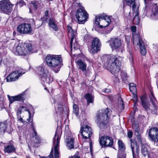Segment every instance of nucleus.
<instances>
[{"instance_id":"nucleus-1","label":"nucleus","mask_w":158,"mask_h":158,"mask_svg":"<svg viewBox=\"0 0 158 158\" xmlns=\"http://www.w3.org/2000/svg\"><path fill=\"white\" fill-rule=\"evenodd\" d=\"M112 112L108 108L98 111L95 117V122L100 129H103L106 127Z\"/></svg>"},{"instance_id":"nucleus-2","label":"nucleus","mask_w":158,"mask_h":158,"mask_svg":"<svg viewBox=\"0 0 158 158\" xmlns=\"http://www.w3.org/2000/svg\"><path fill=\"white\" fill-rule=\"evenodd\" d=\"M106 59L107 68L113 74L118 73L120 70L121 62L119 58L114 55H108L104 56Z\"/></svg>"},{"instance_id":"nucleus-3","label":"nucleus","mask_w":158,"mask_h":158,"mask_svg":"<svg viewBox=\"0 0 158 158\" xmlns=\"http://www.w3.org/2000/svg\"><path fill=\"white\" fill-rule=\"evenodd\" d=\"M46 62L47 65L56 73L60 70L62 59L59 55H48L46 57Z\"/></svg>"},{"instance_id":"nucleus-4","label":"nucleus","mask_w":158,"mask_h":158,"mask_svg":"<svg viewBox=\"0 0 158 158\" xmlns=\"http://www.w3.org/2000/svg\"><path fill=\"white\" fill-rule=\"evenodd\" d=\"M32 49L30 44L20 43L14 46L13 52L16 55L26 56L31 52Z\"/></svg>"},{"instance_id":"nucleus-5","label":"nucleus","mask_w":158,"mask_h":158,"mask_svg":"<svg viewBox=\"0 0 158 158\" xmlns=\"http://www.w3.org/2000/svg\"><path fill=\"white\" fill-rule=\"evenodd\" d=\"M76 4L80 6V7L77 10L76 13V16L77 19L78 23L79 24H84L88 18V14L84 8L81 6V3H77Z\"/></svg>"},{"instance_id":"nucleus-6","label":"nucleus","mask_w":158,"mask_h":158,"mask_svg":"<svg viewBox=\"0 0 158 158\" xmlns=\"http://www.w3.org/2000/svg\"><path fill=\"white\" fill-rule=\"evenodd\" d=\"M111 19L107 16L99 15L95 17L94 23L101 28L107 27L111 23Z\"/></svg>"},{"instance_id":"nucleus-7","label":"nucleus","mask_w":158,"mask_h":158,"mask_svg":"<svg viewBox=\"0 0 158 158\" xmlns=\"http://www.w3.org/2000/svg\"><path fill=\"white\" fill-rule=\"evenodd\" d=\"M13 5L8 1H0V12L9 15L12 11Z\"/></svg>"},{"instance_id":"nucleus-8","label":"nucleus","mask_w":158,"mask_h":158,"mask_svg":"<svg viewBox=\"0 0 158 158\" xmlns=\"http://www.w3.org/2000/svg\"><path fill=\"white\" fill-rule=\"evenodd\" d=\"M101 46L100 40L97 38H95L93 40L91 46L88 48V51L91 54L97 53L100 51Z\"/></svg>"},{"instance_id":"nucleus-9","label":"nucleus","mask_w":158,"mask_h":158,"mask_svg":"<svg viewBox=\"0 0 158 158\" xmlns=\"http://www.w3.org/2000/svg\"><path fill=\"white\" fill-rule=\"evenodd\" d=\"M133 42L134 44H136L140 46V52L142 55L145 56L146 53V50L144 45H143V42L139 35L133 34Z\"/></svg>"},{"instance_id":"nucleus-10","label":"nucleus","mask_w":158,"mask_h":158,"mask_svg":"<svg viewBox=\"0 0 158 158\" xmlns=\"http://www.w3.org/2000/svg\"><path fill=\"white\" fill-rule=\"evenodd\" d=\"M17 31L22 34H30L32 33V29L31 25L27 23H23L17 27Z\"/></svg>"},{"instance_id":"nucleus-11","label":"nucleus","mask_w":158,"mask_h":158,"mask_svg":"<svg viewBox=\"0 0 158 158\" xmlns=\"http://www.w3.org/2000/svg\"><path fill=\"white\" fill-rule=\"evenodd\" d=\"M25 73V72L22 69L15 71L7 77V81L8 82L15 81L18 80L20 76Z\"/></svg>"},{"instance_id":"nucleus-12","label":"nucleus","mask_w":158,"mask_h":158,"mask_svg":"<svg viewBox=\"0 0 158 158\" xmlns=\"http://www.w3.org/2000/svg\"><path fill=\"white\" fill-rule=\"evenodd\" d=\"M148 14L146 15L148 16L150 15L152 19H156V17L158 15V6L156 4L152 2L149 4ZM143 15L144 16H146Z\"/></svg>"},{"instance_id":"nucleus-13","label":"nucleus","mask_w":158,"mask_h":158,"mask_svg":"<svg viewBox=\"0 0 158 158\" xmlns=\"http://www.w3.org/2000/svg\"><path fill=\"white\" fill-rule=\"evenodd\" d=\"M81 131L83 138L85 139L89 138L92 134L91 127L87 125L83 126L81 128Z\"/></svg>"},{"instance_id":"nucleus-14","label":"nucleus","mask_w":158,"mask_h":158,"mask_svg":"<svg viewBox=\"0 0 158 158\" xmlns=\"http://www.w3.org/2000/svg\"><path fill=\"white\" fill-rule=\"evenodd\" d=\"M99 143L102 146H104L111 147L113 144V139L111 137L108 136H102L100 139Z\"/></svg>"},{"instance_id":"nucleus-15","label":"nucleus","mask_w":158,"mask_h":158,"mask_svg":"<svg viewBox=\"0 0 158 158\" xmlns=\"http://www.w3.org/2000/svg\"><path fill=\"white\" fill-rule=\"evenodd\" d=\"M60 140V138L57 135L56 132L53 139V144L54 146L55 151V158H60L59 151Z\"/></svg>"},{"instance_id":"nucleus-16","label":"nucleus","mask_w":158,"mask_h":158,"mask_svg":"<svg viewBox=\"0 0 158 158\" xmlns=\"http://www.w3.org/2000/svg\"><path fill=\"white\" fill-rule=\"evenodd\" d=\"M113 50H116L119 48L121 46L122 41L118 38H112L107 42Z\"/></svg>"},{"instance_id":"nucleus-17","label":"nucleus","mask_w":158,"mask_h":158,"mask_svg":"<svg viewBox=\"0 0 158 158\" xmlns=\"http://www.w3.org/2000/svg\"><path fill=\"white\" fill-rule=\"evenodd\" d=\"M148 136L155 142L158 141V128L156 127L151 128L148 132Z\"/></svg>"},{"instance_id":"nucleus-18","label":"nucleus","mask_w":158,"mask_h":158,"mask_svg":"<svg viewBox=\"0 0 158 158\" xmlns=\"http://www.w3.org/2000/svg\"><path fill=\"white\" fill-rule=\"evenodd\" d=\"M25 93L23 92L20 94L15 96H10L8 95V98L10 103H12L15 101H23L25 98Z\"/></svg>"},{"instance_id":"nucleus-19","label":"nucleus","mask_w":158,"mask_h":158,"mask_svg":"<svg viewBox=\"0 0 158 158\" xmlns=\"http://www.w3.org/2000/svg\"><path fill=\"white\" fill-rule=\"evenodd\" d=\"M76 63L78 69L83 71L84 74H85L86 76L88 75L89 72L86 70V64L81 60H77Z\"/></svg>"},{"instance_id":"nucleus-20","label":"nucleus","mask_w":158,"mask_h":158,"mask_svg":"<svg viewBox=\"0 0 158 158\" xmlns=\"http://www.w3.org/2000/svg\"><path fill=\"white\" fill-rule=\"evenodd\" d=\"M132 152L133 156L134 158L136 156H138L139 149L138 145L135 141H133L132 139L130 140Z\"/></svg>"},{"instance_id":"nucleus-21","label":"nucleus","mask_w":158,"mask_h":158,"mask_svg":"<svg viewBox=\"0 0 158 158\" xmlns=\"http://www.w3.org/2000/svg\"><path fill=\"white\" fill-rule=\"evenodd\" d=\"M36 71L40 76L41 79L43 77L47 76L48 71L43 66H39L36 68Z\"/></svg>"},{"instance_id":"nucleus-22","label":"nucleus","mask_w":158,"mask_h":158,"mask_svg":"<svg viewBox=\"0 0 158 158\" xmlns=\"http://www.w3.org/2000/svg\"><path fill=\"white\" fill-rule=\"evenodd\" d=\"M65 140L66 143V146L68 149H71L74 148V138L70 136H66Z\"/></svg>"},{"instance_id":"nucleus-23","label":"nucleus","mask_w":158,"mask_h":158,"mask_svg":"<svg viewBox=\"0 0 158 158\" xmlns=\"http://www.w3.org/2000/svg\"><path fill=\"white\" fill-rule=\"evenodd\" d=\"M132 10L133 13L135 15V17L133 20V22L134 24L137 25L139 23L140 20L139 17L138 16L139 6H137L135 8L133 7Z\"/></svg>"},{"instance_id":"nucleus-24","label":"nucleus","mask_w":158,"mask_h":158,"mask_svg":"<svg viewBox=\"0 0 158 158\" xmlns=\"http://www.w3.org/2000/svg\"><path fill=\"white\" fill-rule=\"evenodd\" d=\"M140 99L143 107L147 112H148V111L150 112V111H151L152 112V110L155 109L153 106L151 108L149 107V102L145 101L143 98H141Z\"/></svg>"},{"instance_id":"nucleus-25","label":"nucleus","mask_w":158,"mask_h":158,"mask_svg":"<svg viewBox=\"0 0 158 158\" xmlns=\"http://www.w3.org/2000/svg\"><path fill=\"white\" fill-rule=\"evenodd\" d=\"M118 154H126L125 152V147L123 142L120 140L118 141Z\"/></svg>"},{"instance_id":"nucleus-26","label":"nucleus","mask_w":158,"mask_h":158,"mask_svg":"<svg viewBox=\"0 0 158 158\" xmlns=\"http://www.w3.org/2000/svg\"><path fill=\"white\" fill-rule=\"evenodd\" d=\"M150 99L151 102L152 103L153 108L155 109L154 110H152V113L153 114H156L157 113V107L155 103L156 100L152 92L151 93V96L150 97Z\"/></svg>"},{"instance_id":"nucleus-27","label":"nucleus","mask_w":158,"mask_h":158,"mask_svg":"<svg viewBox=\"0 0 158 158\" xmlns=\"http://www.w3.org/2000/svg\"><path fill=\"white\" fill-rule=\"evenodd\" d=\"M31 6L35 10H36L39 7H41L43 5V2L41 0H35L31 1Z\"/></svg>"},{"instance_id":"nucleus-28","label":"nucleus","mask_w":158,"mask_h":158,"mask_svg":"<svg viewBox=\"0 0 158 158\" xmlns=\"http://www.w3.org/2000/svg\"><path fill=\"white\" fill-rule=\"evenodd\" d=\"M145 4V7L143 8V14L144 15L148 14V9L149 4L152 3L150 0H144Z\"/></svg>"},{"instance_id":"nucleus-29","label":"nucleus","mask_w":158,"mask_h":158,"mask_svg":"<svg viewBox=\"0 0 158 158\" xmlns=\"http://www.w3.org/2000/svg\"><path fill=\"white\" fill-rule=\"evenodd\" d=\"M48 25L54 31H57L58 30V28L57 25L53 19L51 18L49 19Z\"/></svg>"},{"instance_id":"nucleus-30","label":"nucleus","mask_w":158,"mask_h":158,"mask_svg":"<svg viewBox=\"0 0 158 158\" xmlns=\"http://www.w3.org/2000/svg\"><path fill=\"white\" fill-rule=\"evenodd\" d=\"M15 150V148L12 144H10L7 146H5L4 147L5 152L7 153L14 152Z\"/></svg>"},{"instance_id":"nucleus-31","label":"nucleus","mask_w":158,"mask_h":158,"mask_svg":"<svg viewBox=\"0 0 158 158\" xmlns=\"http://www.w3.org/2000/svg\"><path fill=\"white\" fill-rule=\"evenodd\" d=\"M149 148V146L147 145L143 144L142 145L141 152L142 154L144 156L148 155V157L149 156V155L148 154L149 152L148 151V149Z\"/></svg>"},{"instance_id":"nucleus-32","label":"nucleus","mask_w":158,"mask_h":158,"mask_svg":"<svg viewBox=\"0 0 158 158\" xmlns=\"http://www.w3.org/2000/svg\"><path fill=\"white\" fill-rule=\"evenodd\" d=\"M41 80L44 83L49 84L52 81L53 78L50 75L48 76L47 75L45 77H43Z\"/></svg>"},{"instance_id":"nucleus-33","label":"nucleus","mask_w":158,"mask_h":158,"mask_svg":"<svg viewBox=\"0 0 158 158\" xmlns=\"http://www.w3.org/2000/svg\"><path fill=\"white\" fill-rule=\"evenodd\" d=\"M84 98L87 100L88 104L93 102V97L91 94L88 93L86 94Z\"/></svg>"},{"instance_id":"nucleus-34","label":"nucleus","mask_w":158,"mask_h":158,"mask_svg":"<svg viewBox=\"0 0 158 158\" xmlns=\"http://www.w3.org/2000/svg\"><path fill=\"white\" fill-rule=\"evenodd\" d=\"M129 89L130 91L133 94H135L136 92V85L134 83H131L129 84Z\"/></svg>"},{"instance_id":"nucleus-35","label":"nucleus","mask_w":158,"mask_h":158,"mask_svg":"<svg viewBox=\"0 0 158 158\" xmlns=\"http://www.w3.org/2000/svg\"><path fill=\"white\" fill-rule=\"evenodd\" d=\"M67 27L68 31L69 32V34H70V35H71V36L72 37L70 40V45L71 47L72 50V43L74 39L73 36L74 34L73 32V30L70 26H67Z\"/></svg>"},{"instance_id":"nucleus-36","label":"nucleus","mask_w":158,"mask_h":158,"mask_svg":"<svg viewBox=\"0 0 158 158\" xmlns=\"http://www.w3.org/2000/svg\"><path fill=\"white\" fill-rule=\"evenodd\" d=\"M7 124L6 123H0V132L4 133L7 129Z\"/></svg>"},{"instance_id":"nucleus-37","label":"nucleus","mask_w":158,"mask_h":158,"mask_svg":"<svg viewBox=\"0 0 158 158\" xmlns=\"http://www.w3.org/2000/svg\"><path fill=\"white\" fill-rule=\"evenodd\" d=\"M135 0H125L126 3L128 6H132V9L133 7L135 8L137 6H139L138 5H135V2H134Z\"/></svg>"},{"instance_id":"nucleus-38","label":"nucleus","mask_w":158,"mask_h":158,"mask_svg":"<svg viewBox=\"0 0 158 158\" xmlns=\"http://www.w3.org/2000/svg\"><path fill=\"white\" fill-rule=\"evenodd\" d=\"M118 108L121 110H122L124 109V105L123 102V100L120 97L118 98Z\"/></svg>"},{"instance_id":"nucleus-39","label":"nucleus","mask_w":158,"mask_h":158,"mask_svg":"<svg viewBox=\"0 0 158 158\" xmlns=\"http://www.w3.org/2000/svg\"><path fill=\"white\" fill-rule=\"evenodd\" d=\"M73 108V113L75 114L76 116L78 117L79 114L78 106L77 105L74 104Z\"/></svg>"},{"instance_id":"nucleus-40","label":"nucleus","mask_w":158,"mask_h":158,"mask_svg":"<svg viewBox=\"0 0 158 158\" xmlns=\"http://www.w3.org/2000/svg\"><path fill=\"white\" fill-rule=\"evenodd\" d=\"M33 131H34V133L35 134V143H40L41 141L39 137L37 135V132L35 130V129L33 128Z\"/></svg>"},{"instance_id":"nucleus-41","label":"nucleus","mask_w":158,"mask_h":158,"mask_svg":"<svg viewBox=\"0 0 158 158\" xmlns=\"http://www.w3.org/2000/svg\"><path fill=\"white\" fill-rule=\"evenodd\" d=\"M24 108H25L24 110H27V108L26 107L22 106L21 107H19L17 111V114L18 118H19V116L21 114V112L23 111V109Z\"/></svg>"},{"instance_id":"nucleus-42","label":"nucleus","mask_w":158,"mask_h":158,"mask_svg":"<svg viewBox=\"0 0 158 158\" xmlns=\"http://www.w3.org/2000/svg\"><path fill=\"white\" fill-rule=\"evenodd\" d=\"M135 130V133H138L140 132L139 130V126L138 124L135 123L134 125L133 126Z\"/></svg>"},{"instance_id":"nucleus-43","label":"nucleus","mask_w":158,"mask_h":158,"mask_svg":"<svg viewBox=\"0 0 158 158\" xmlns=\"http://www.w3.org/2000/svg\"><path fill=\"white\" fill-rule=\"evenodd\" d=\"M72 43H73V42ZM72 45H73L72 44ZM70 46L71 47V51H72L73 50V49L74 50H77L79 48L78 44H77V42H76L75 43H74L73 48L72 47V50L70 44Z\"/></svg>"},{"instance_id":"nucleus-44","label":"nucleus","mask_w":158,"mask_h":158,"mask_svg":"<svg viewBox=\"0 0 158 158\" xmlns=\"http://www.w3.org/2000/svg\"><path fill=\"white\" fill-rule=\"evenodd\" d=\"M135 135L136 136L139 142L141 141V133L139 132L138 133H134Z\"/></svg>"},{"instance_id":"nucleus-45","label":"nucleus","mask_w":158,"mask_h":158,"mask_svg":"<svg viewBox=\"0 0 158 158\" xmlns=\"http://www.w3.org/2000/svg\"><path fill=\"white\" fill-rule=\"evenodd\" d=\"M17 4L20 7H22L25 5V3L23 1V0H19Z\"/></svg>"},{"instance_id":"nucleus-46","label":"nucleus","mask_w":158,"mask_h":158,"mask_svg":"<svg viewBox=\"0 0 158 158\" xmlns=\"http://www.w3.org/2000/svg\"><path fill=\"white\" fill-rule=\"evenodd\" d=\"M63 106L61 105H60L58 107H57L58 110H56V111L57 113V112H58V110H59V111L60 112H61L63 110Z\"/></svg>"},{"instance_id":"nucleus-47","label":"nucleus","mask_w":158,"mask_h":158,"mask_svg":"<svg viewBox=\"0 0 158 158\" xmlns=\"http://www.w3.org/2000/svg\"><path fill=\"white\" fill-rule=\"evenodd\" d=\"M127 136L129 138H131L132 137L133 135V133L131 131H129L127 132Z\"/></svg>"},{"instance_id":"nucleus-48","label":"nucleus","mask_w":158,"mask_h":158,"mask_svg":"<svg viewBox=\"0 0 158 158\" xmlns=\"http://www.w3.org/2000/svg\"><path fill=\"white\" fill-rule=\"evenodd\" d=\"M68 158H81L80 156L76 153L74 156L69 157Z\"/></svg>"},{"instance_id":"nucleus-49","label":"nucleus","mask_w":158,"mask_h":158,"mask_svg":"<svg viewBox=\"0 0 158 158\" xmlns=\"http://www.w3.org/2000/svg\"><path fill=\"white\" fill-rule=\"evenodd\" d=\"M126 154H118L117 158H126Z\"/></svg>"},{"instance_id":"nucleus-50","label":"nucleus","mask_w":158,"mask_h":158,"mask_svg":"<svg viewBox=\"0 0 158 158\" xmlns=\"http://www.w3.org/2000/svg\"><path fill=\"white\" fill-rule=\"evenodd\" d=\"M48 10H46L44 13L45 16L47 17V18H45V20L46 21L47 19H48Z\"/></svg>"},{"instance_id":"nucleus-51","label":"nucleus","mask_w":158,"mask_h":158,"mask_svg":"<svg viewBox=\"0 0 158 158\" xmlns=\"http://www.w3.org/2000/svg\"><path fill=\"white\" fill-rule=\"evenodd\" d=\"M131 29L133 32L135 33L136 30V27L135 26H132L131 27Z\"/></svg>"},{"instance_id":"nucleus-52","label":"nucleus","mask_w":158,"mask_h":158,"mask_svg":"<svg viewBox=\"0 0 158 158\" xmlns=\"http://www.w3.org/2000/svg\"><path fill=\"white\" fill-rule=\"evenodd\" d=\"M53 152V148H52L51 151V153L50 155L48 156V158H53V155L52 154V153Z\"/></svg>"},{"instance_id":"nucleus-53","label":"nucleus","mask_w":158,"mask_h":158,"mask_svg":"<svg viewBox=\"0 0 158 158\" xmlns=\"http://www.w3.org/2000/svg\"><path fill=\"white\" fill-rule=\"evenodd\" d=\"M114 83H115V82H116V83H119V81L118 79L117 78H115V80H114Z\"/></svg>"},{"instance_id":"nucleus-54","label":"nucleus","mask_w":158,"mask_h":158,"mask_svg":"<svg viewBox=\"0 0 158 158\" xmlns=\"http://www.w3.org/2000/svg\"><path fill=\"white\" fill-rule=\"evenodd\" d=\"M129 54H130V56H129L130 58L132 60L133 58V55H132V53L131 52H129Z\"/></svg>"},{"instance_id":"nucleus-55","label":"nucleus","mask_w":158,"mask_h":158,"mask_svg":"<svg viewBox=\"0 0 158 158\" xmlns=\"http://www.w3.org/2000/svg\"><path fill=\"white\" fill-rule=\"evenodd\" d=\"M126 39L127 40V44L128 45L130 43V40L129 39L127 40V39L126 38Z\"/></svg>"},{"instance_id":"nucleus-56","label":"nucleus","mask_w":158,"mask_h":158,"mask_svg":"<svg viewBox=\"0 0 158 158\" xmlns=\"http://www.w3.org/2000/svg\"><path fill=\"white\" fill-rule=\"evenodd\" d=\"M24 109H25V108H24V109H23V110H23V111H27L28 112V113H29V114H30V112L29 110L27 108V110H24Z\"/></svg>"},{"instance_id":"nucleus-57","label":"nucleus","mask_w":158,"mask_h":158,"mask_svg":"<svg viewBox=\"0 0 158 158\" xmlns=\"http://www.w3.org/2000/svg\"><path fill=\"white\" fill-rule=\"evenodd\" d=\"M19 118H18V119L19 120L21 121H22L23 120V118L21 117V116L20 115H19Z\"/></svg>"},{"instance_id":"nucleus-58","label":"nucleus","mask_w":158,"mask_h":158,"mask_svg":"<svg viewBox=\"0 0 158 158\" xmlns=\"http://www.w3.org/2000/svg\"><path fill=\"white\" fill-rule=\"evenodd\" d=\"M89 145H90V150H91L92 149V142L91 141L89 143Z\"/></svg>"},{"instance_id":"nucleus-59","label":"nucleus","mask_w":158,"mask_h":158,"mask_svg":"<svg viewBox=\"0 0 158 158\" xmlns=\"http://www.w3.org/2000/svg\"><path fill=\"white\" fill-rule=\"evenodd\" d=\"M104 92H106V93L108 92H109V90L107 89H105V90L104 91Z\"/></svg>"},{"instance_id":"nucleus-60","label":"nucleus","mask_w":158,"mask_h":158,"mask_svg":"<svg viewBox=\"0 0 158 158\" xmlns=\"http://www.w3.org/2000/svg\"><path fill=\"white\" fill-rule=\"evenodd\" d=\"M40 158H48L47 157H40Z\"/></svg>"},{"instance_id":"nucleus-61","label":"nucleus","mask_w":158,"mask_h":158,"mask_svg":"<svg viewBox=\"0 0 158 158\" xmlns=\"http://www.w3.org/2000/svg\"><path fill=\"white\" fill-rule=\"evenodd\" d=\"M73 33H74V32H73ZM74 33H75V32H74ZM73 37H74V36H73Z\"/></svg>"}]
</instances>
